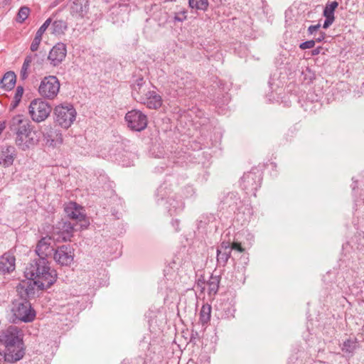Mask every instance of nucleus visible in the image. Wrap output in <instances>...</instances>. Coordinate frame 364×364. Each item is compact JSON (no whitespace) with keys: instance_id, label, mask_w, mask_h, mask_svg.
<instances>
[{"instance_id":"f257e3e1","label":"nucleus","mask_w":364,"mask_h":364,"mask_svg":"<svg viewBox=\"0 0 364 364\" xmlns=\"http://www.w3.org/2000/svg\"><path fill=\"white\" fill-rule=\"evenodd\" d=\"M25 277L30 280V284L23 283L26 287L30 286L31 282L41 289L50 287L57 279V273L55 269H51L47 259L38 258L33 260L26 267Z\"/></svg>"},{"instance_id":"f03ea898","label":"nucleus","mask_w":364,"mask_h":364,"mask_svg":"<svg viewBox=\"0 0 364 364\" xmlns=\"http://www.w3.org/2000/svg\"><path fill=\"white\" fill-rule=\"evenodd\" d=\"M23 338L22 331L16 326H10L0 333V343L5 346V360L13 363L23 357L25 346Z\"/></svg>"},{"instance_id":"7ed1b4c3","label":"nucleus","mask_w":364,"mask_h":364,"mask_svg":"<svg viewBox=\"0 0 364 364\" xmlns=\"http://www.w3.org/2000/svg\"><path fill=\"white\" fill-rule=\"evenodd\" d=\"M16 289L21 294V298L16 299L12 304L13 322L16 323L19 321L31 322L36 317V312L32 309L31 303L26 299V296L33 294V288L19 284Z\"/></svg>"},{"instance_id":"20e7f679","label":"nucleus","mask_w":364,"mask_h":364,"mask_svg":"<svg viewBox=\"0 0 364 364\" xmlns=\"http://www.w3.org/2000/svg\"><path fill=\"white\" fill-rule=\"evenodd\" d=\"M55 122L63 128H69L75 120L76 111L72 105H59L54 109Z\"/></svg>"},{"instance_id":"39448f33","label":"nucleus","mask_w":364,"mask_h":364,"mask_svg":"<svg viewBox=\"0 0 364 364\" xmlns=\"http://www.w3.org/2000/svg\"><path fill=\"white\" fill-rule=\"evenodd\" d=\"M60 87V84L57 77L54 75L46 76L40 83L38 92L44 99L53 100L57 97Z\"/></svg>"},{"instance_id":"423d86ee","label":"nucleus","mask_w":364,"mask_h":364,"mask_svg":"<svg viewBox=\"0 0 364 364\" xmlns=\"http://www.w3.org/2000/svg\"><path fill=\"white\" fill-rule=\"evenodd\" d=\"M51 110L49 103L41 99L32 100L28 107L29 114L36 122H41L46 120L50 115Z\"/></svg>"},{"instance_id":"0eeeda50","label":"nucleus","mask_w":364,"mask_h":364,"mask_svg":"<svg viewBox=\"0 0 364 364\" xmlns=\"http://www.w3.org/2000/svg\"><path fill=\"white\" fill-rule=\"evenodd\" d=\"M65 212L70 219L76 221L75 226H79L80 229H86L89 226L90 222L82 212V208L76 203H69L65 208Z\"/></svg>"},{"instance_id":"6e6552de","label":"nucleus","mask_w":364,"mask_h":364,"mask_svg":"<svg viewBox=\"0 0 364 364\" xmlns=\"http://www.w3.org/2000/svg\"><path fill=\"white\" fill-rule=\"evenodd\" d=\"M125 120L127 122L128 127L136 132L144 130L148 123L146 115L137 109L128 112L126 114Z\"/></svg>"},{"instance_id":"1a4fd4ad","label":"nucleus","mask_w":364,"mask_h":364,"mask_svg":"<svg viewBox=\"0 0 364 364\" xmlns=\"http://www.w3.org/2000/svg\"><path fill=\"white\" fill-rule=\"evenodd\" d=\"M9 128L15 133L16 137H21L26 132L34 129L30 120L22 114H17L12 117L9 122Z\"/></svg>"},{"instance_id":"9d476101","label":"nucleus","mask_w":364,"mask_h":364,"mask_svg":"<svg viewBox=\"0 0 364 364\" xmlns=\"http://www.w3.org/2000/svg\"><path fill=\"white\" fill-rule=\"evenodd\" d=\"M74 250L70 245L58 247L53 253V259L61 266H70L74 260Z\"/></svg>"},{"instance_id":"9b49d317","label":"nucleus","mask_w":364,"mask_h":364,"mask_svg":"<svg viewBox=\"0 0 364 364\" xmlns=\"http://www.w3.org/2000/svg\"><path fill=\"white\" fill-rule=\"evenodd\" d=\"M78 230H80L79 226L76 227L75 223H71V222L63 219L54 227V234L57 233L59 235L56 239L57 240L61 239L66 242L70 240L74 232Z\"/></svg>"},{"instance_id":"f8f14e48","label":"nucleus","mask_w":364,"mask_h":364,"mask_svg":"<svg viewBox=\"0 0 364 364\" xmlns=\"http://www.w3.org/2000/svg\"><path fill=\"white\" fill-rule=\"evenodd\" d=\"M40 139L38 132L33 129L21 137H16L15 142L16 146L23 151L28 150L36 146Z\"/></svg>"},{"instance_id":"ddd939ff","label":"nucleus","mask_w":364,"mask_h":364,"mask_svg":"<svg viewBox=\"0 0 364 364\" xmlns=\"http://www.w3.org/2000/svg\"><path fill=\"white\" fill-rule=\"evenodd\" d=\"M53 239L50 236L42 237L37 243L36 252L41 259H47L53 255L55 250L53 245Z\"/></svg>"},{"instance_id":"4468645a","label":"nucleus","mask_w":364,"mask_h":364,"mask_svg":"<svg viewBox=\"0 0 364 364\" xmlns=\"http://www.w3.org/2000/svg\"><path fill=\"white\" fill-rule=\"evenodd\" d=\"M241 186L247 191L255 192L260 186L261 176L259 172L250 171L241 178Z\"/></svg>"},{"instance_id":"2eb2a0df","label":"nucleus","mask_w":364,"mask_h":364,"mask_svg":"<svg viewBox=\"0 0 364 364\" xmlns=\"http://www.w3.org/2000/svg\"><path fill=\"white\" fill-rule=\"evenodd\" d=\"M89 0H70V15L75 18H82L89 11Z\"/></svg>"},{"instance_id":"dca6fc26","label":"nucleus","mask_w":364,"mask_h":364,"mask_svg":"<svg viewBox=\"0 0 364 364\" xmlns=\"http://www.w3.org/2000/svg\"><path fill=\"white\" fill-rule=\"evenodd\" d=\"M67 54L66 46L63 43H58L50 50L48 59L53 66L59 65L65 58Z\"/></svg>"},{"instance_id":"f3484780","label":"nucleus","mask_w":364,"mask_h":364,"mask_svg":"<svg viewBox=\"0 0 364 364\" xmlns=\"http://www.w3.org/2000/svg\"><path fill=\"white\" fill-rule=\"evenodd\" d=\"M150 84L147 83L143 77L135 80L132 85V95L138 102H140L141 97L144 98L151 90Z\"/></svg>"},{"instance_id":"a211bd4d","label":"nucleus","mask_w":364,"mask_h":364,"mask_svg":"<svg viewBox=\"0 0 364 364\" xmlns=\"http://www.w3.org/2000/svg\"><path fill=\"white\" fill-rule=\"evenodd\" d=\"M17 156V151L14 146H4L0 150V165L9 167L14 163Z\"/></svg>"},{"instance_id":"6ab92c4d","label":"nucleus","mask_w":364,"mask_h":364,"mask_svg":"<svg viewBox=\"0 0 364 364\" xmlns=\"http://www.w3.org/2000/svg\"><path fill=\"white\" fill-rule=\"evenodd\" d=\"M140 103L149 109H157L162 105V98L156 91L150 90L144 98L141 97Z\"/></svg>"},{"instance_id":"aec40b11","label":"nucleus","mask_w":364,"mask_h":364,"mask_svg":"<svg viewBox=\"0 0 364 364\" xmlns=\"http://www.w3.org/2000/svg\"><path fill=\"white\" fill-rule=\"evenodd\" d=\"M15 257L10 252L4 253L0 257V272L9 273L15 269Z\"/></svg>"},{"instance_id":"412c9836","label":"nucleus","mask_w":364,"mask_h":364,"mask_svg":"<svg viewBox=\"0 0 364 364\" xmlns=\"http://www.w3.org/2000/svg\"><path fill=\"white\" fill-rule=\"evenodd\" d=\"M43 141L46 145L51 147H55L63 142L61 134L54 130H49L47 132H43Z\"/></svg>"},{"instance_id":"4be33fe9","label":"nucleus","mask_w":364,"mask_h":364,"mask_svg":"<svg viewBox=\"0 0 364 364\" xmlns=\"http://www.w3.org/2000/svg\"><path fill=\"white\" fill-rule=\"evenodd\" d=\"M178 77L176 80L178 87L183 89H191L194 86V80L191 74L181 71L176 74Z\"/></svg>"},{"instance_id":"5701e85b","label":"nucleus","mask_w":364,"mask_h":364,"mask_svg":"<svg viewBox=\"0 0 364 364\" xmlns=\"http://www.w3.org/2000/svg\"><path fill=\"white\" fill-rule=\"evenodd\" d=\"M16 80V76L12 71H9L4 74L0 81L1 87L5 90H11L14 87Z\"/></svg>"},{"instance_id":"b1692460","label":"nucleus","mask_w":364,"mask_h":364,"mask_svg":"<svg viewBox=\"0 0 364 364\" xmlns=\"http://www.w3.org/2000/svg\"><path fill=\"white\" fill-rule=\"evenodd\" d=\"M37 58V53L31 54L26 57L20 72V77L21 80H24L28 77L31 65L33 60Z\"/></svg>"},{"instance_id":"393cba45","label":"nucleus","mask_w":364,"mask_h":364,"mask_svg":"<svg viewBox=\"0 0 364 364\" xmlns=\"http://www.w3.org/2000/svg\"><path fill=\"white\" fill-rule=\"evenodd\" d=\"M211 306L206 304L203 305L200 311V322L203 326L207 324L211 317Z\"/></svg>"},{"instance_id":"a878e982","label":"nucleus","mask_w":364,"mask_h":364,"mask_svg":"<svg viewBox=\"0 0 364 364\" xmlns=\"http://www.w3.org/2000/svg\"><path fill=\"white\" fill-rule=\"evenodd\" d=\"M67 23L63 20L55 21L51 26L52 33L55 35L63 34L67 29Z\"/></svg>"},{"instance_id":"bb28decb","label":"nucleus","mask_w":364,"mask_h":364,"mask_svg":"<svg viewBox=\"0 0 364 364\" xmlns=\"http://www.w3.org/2000/svg\"><path fill=\"white\" fill-rule=\"evenodd\" d=\"M219 278L218 277H211L207 282L208 294L215 295L219 288Z\"/></svg>"},{"instance_id":"cd10ccee","label":"nucleus","mask_w":364,"mask_h":364,"mask_svg":"<svg viewBox=\"0 0 364 364\" xmlns=\"http://www.w3.org/2000/svg\"><path fill=\"white\" fill-rule=\"evenodd\" d=\"M30 11V9L28 6L21 7L17 14L16 21L18 23H22L28 17Z\"/></svg>"},{"instance_id":"c85d7f7f","label":"nucleus","mask_w":364,"mask_h":364,"mask_svg":"<svg viewBox=\"0 0 364 364\" xmlns=\"http://www.w3.org/2000/svg\"><path fill=\"white\" fill-rule=\"evenodd\" d=\"M189 6L192 9L205 10L208 6V0H188Z\"/></svg>"},{"instance_id":"c756f323","label":"nucleus","mask_w":364,"mask_h":364,"mask_svg":"<svg viewBox=\"0 0 364 364\" xmlns=\"http://www.w3.org/2000/svg\"><path fill=\"white\" fill-rule=\"evenodd\" d=\"M230 252H223L222 250H217V262L220 265L225 266L230 257Z\"/></svg>"},{"instance_id":"7c9ffc66","label":"nucleus","mask_w":364,"mask_h":364,"mask_svg":"<svg viewBox=\"0 0 364 364\" xmlns=\"http://www.w3.org/2000/svg\"><path fill=\"white\" fill-rule=\"evenodd\" d=\"M356 348L357 342L355 340L348 339L343 343L342 350L345 353H353Z\"/></svg>"},{"instance_id":"2f4dec72","label":"nucleus","mask_w":364,"mask_h":364,"mask_svg":"<svg viewBox=\"0 0 364 364\" xmlns=\"http://www.w3.org/2000/svg\"><path fill=\"white\" fill-rule=\"evenodd\" d=\"M338 3L336 1H332L330 4H326L324 10H323V16H334V11L338 7Z\"/></svg>"},{"instance_id":"473e14b6","label":"nucleus","mask_w":364,"mask_h":364,"mask_svg":"<svg viewBox=\"0 0 364 364\" xmlns=\"http://www.w3.org/2000/svg\"><path fill=\"white\" fill-rule=\"evenodd\" d=\"M50 23H51V19L50 18H48L43 23V25L38 28V30L36 33V35L42 37L43 34L46 31V29L48 28V26H50Z\"/></svg>"},{"instance_id":"72a5a7b5","label":"nucleus","mask_w":364,"mask_h":364,"mask_svg":"<svg viewBox=\"0 0 364 364\" xmlns=\"http://www.w3.org/2000/svg\"><path fill=\"white\" fill-rule=\"evenodd\" d=\"M42 41V37L38 36L37 35L35 36L31 45V50L32 52H35L38 49L39 45Z\"/></svg>"},{"instance_id":"f704fd0d","label":"nucleus","mask_w":364,"mask_h":364,"mask_svg":"<svg viewBox=\"0 0 364 364\" xmlns=\"http://www.w3.org/2000/svg\"><path fill=\"white\" fill-rule=\"evenodd\" d=\"M314 46H315V41L310 40V41H307L301 43L299 45V48L302 50H305V49L312 48L314 47Z\"/></svg>"},{"instance_id":"c9c22d12","label":"nucleus","mask_w":364,"mask_h":364,"mask_svg":"<svg viewBox=\"0 0 364 364\" xmlns=\"http://www.w3.org/2000/svg\"><path fill=\"white\" fill-rule=\"evenodd\" d=\"M186 13L187 11L186 10L177 12L174 16L175 21L182 22L186 20Z\"/></svg>"},{"instance_id":"e433bc0d","label":"nucleus","mask_w":364,"mask_h":364,"mask_svg":"<svg viewBox=\"0 0 364 364\" xmlns=\"http://www.w3.org/2000/svg\"><path fill=\"white\" fill-rule=\"evenodd\" d=\"M23 90H24L22 86H18L16 87L14 98L21 101L23 94Z\"/></svg>"},{"instance_id":"4c0bfd02","label":"nucleus","mask_w":364,"mask_h":364,"mask_svg":"<svg viewBox=\"0 0 364 364\" xmlns=\"http://www.w3.org/2000/svg\"><path fill=\"white\" fill-rule=\"evenodd\" d=\"M326 20L323 23V28L326 29L328 28L334 21L335 16H324Z\"/></svg>"},{"instance_id":"58836bf2","label":"nucleus","mask_w":364,"mask_h":364,"mask_svg":"<svg viewBox=\"0 0 364 364\" xmlns=\"http://www.w3.org/2000/svg\"><path fill=\"white\" fill-rule=\"evenodd\" d=\"M218 250H222L223 252L228 251L231 252V247L230 246V243L226 242H223Z\"/></svg>"},{"instance_id":"ea45409f","label":"nucleus","mask_w":364,"mask_h":364,"mask_svg":"<svg viewBox=\"0 0 364 364\" xmlns=\"http://www.w3.org/2000/svg\"><path fill=\"white\" fill-rule=\"evenodd\" d=\"M235 250L240 252H242L245 251V249L242 247L241 244L239 242H234L231 245V250Z\"/></svg>"},{"instance_id":"a19ab883","label":"nucleus","mask_w":364,"mask_h":364,"mask_svg":"<svg viewBox=\"0 0 364 364\" xmlns=\"http://www.w3.org/2000/svg\"><path fill=\"white\" fill-rule=\"evenodd\" d=\"M321 27V24L320 23H318L316 25H312V26H310L309 28H308V33L310 34V35H312L314 32H316V31H318Z\"/></svg>"},{"instance_id":"79ce46f5","label":"nucleus","mask_w":364,"mask_h":364,"mask_svg":"<svg viewBox=\"0 0 364 364\" xmlns=\"http://www.w3.org/2000/svg\"><path fill=\"white\" fill-rule=\"evenodd\" d=\"M20 102V100L14 98L10 105V110H14L16 109L19 105Z\"/></svg>"},{"instance_id":"37998d69","label":"nucleus","mask_w":364,"mask_h":364,"mask_svg":"<svg viewBox=\"0 0 364 364\" xmlns=\"http://www.w3.org/2000/svg\"><path fill=\"white\" fill-rule=\"evenodd\" d=\"M325 37H326V33L324 32H320L318 34V36L317 38H316V39L314 40L315 43L316 42H318V43L321 42L322 41L324 40Z\"/></svg>"},{"instance_id":"c03bdc74","label":"nucleus","mask_w":364,"mask_h":364,"mask_svg":"<svg viewBox=\"0 0 364 364\" xmlns=\"http://www.w3.org/2000/svg\"><path fill=\"white\" fill-rule=\"evenodd\" d=\"M322 49L321 47H318L315 49H314L312 51H311V55H318L320 53V51Z\"/></svg>"},{"instance_id":"a18cd8bd","label":"nucleus","mask_w":364,"mask_h":364,"mask_svg":"<svg viewBox=\"0 0 364 364\" xmlns=\"http://www.w3.org/2000/svg\"><path fill=\"white\" fill-rule=\"evenodd\" d=\"M5 128H6V122L5 121L0 122V134L4 130Z\"/></svg>"},{"instance_id":"49530a36","label":"nucleus","mask_w":364,"mask_h":364,"mask_svg":"<svg viewBox=\"0 0 364 364\" xmlns=\"http://www.w3.org/2000/svg\"><path fill=\"white\" fill-rule=\"evenodd\" d=\"M32 63L33 65H35L36 64H41V61L39 59V56L38 55V58L34 59Z\"/></svg>"},{"instance_id":"de8ad7c7","label":"nucleus","mask_w":364,"mask_h":364,"mask_svg":"<svg viewBox=\"0 0 364 364\" xmlns=\"http://www.w3.org/2000/svg\"><path fill=\"white\" fill-rule=\"evenodd\" d=\"M2 358H3V355L0 353V364H1Z\"/></svg>"}]
</instances>
